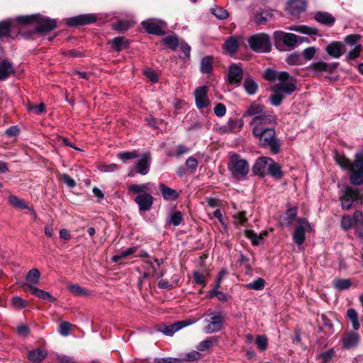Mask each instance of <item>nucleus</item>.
Segmentation results:
<instances>
[{
    "label": "nucleus",
    "mask_w": 363,
    "mask_h": 363,
    "mask_svg": "<svg viewBox=\"0 0 363 363\" xmlns=\"http://www.w3.org/2000/svg\"><path fill=\"white\" fill-rule=\"evenodd\" d=\"M264 125L252 128V133L259 139V144L264 147H269L272 152L277 154L280 150V143L276 138L275 130L272 128H264Z\"/></svg>",
    "instance_id": "obj_1"
},
{
    "label": "nucleus",
    "mask_w": 363,
    "mask_h": 363,
    "mask_svg": "<svg viewBox=\"0 0 363 363\" xmlns=\"http://www.w3.org/2000/svg\"><path fill=\"white\" fill-rule=\"evenodd\" d=\"M253 116L250 125L255 126L274 123L276 119L274 116L265 112L264 106L256 102L252 103L242 115L243 118Z\"/></svg>",
    "instance_id": "obj_2"
},
{
    "label": "nucleus",
    "mask_w": 363,
    "mask_h": 363,
    "mask_svg": "<svg viewBox=\"0 0 363 363\" xmlns=\"http://www.w3.org/2000/svg\"><path fill=\"white\" fill-rule=\"evenodd\" d=\"M248 43L251 49L255 52H269L271 51L270 38L267 34H255L249 38Z\"/></svg>",
    "instance_id": "obj_3"
},
{
    "label": "nucleus",
    "mask_w": 363,
    "mask_h": 363,
    "mask_svg": "<svg viewBox=\"0 0 363 363\" xmlns=\"http://www.w3.org/2000/svg\"><path fill=\"white\" fill-rule=\"evenodd\" d=\"M228 166L232 174L236 179L245 177L249 172L248 163L238 155L230 157Z\"/></svg>",
    "instance_id": "obj_4"
},
{
    "label": "nucleus",
    "mask_w": 363,
    "mask_h": 363,
    "mask_svg": "<svg viewBox=\"0 0 363 363\" xmlns=\"http://www.w3.org/2000/svg\"><path fill=\"white\" fill-rule=\"evenodd\" d=\"M275 38V46L279 48L280 42H283L288 47H294L297 43H302L307 40L305 37L297 36L293 33H286L283 31H276L274 33Z\"/></svg>",
    "instance_id": "obj_5"
},
{
    "label": "nucleus",
    "mask_w": 363,
    "mask_h": 363,
    "mask_svg": "<svg viewBox=\"0 0 363 363\" xmlns=\"http://www.w3.org/2000/svg\"><path fill=\"white\" fill-rule=\"evenodd\" d=\"M311 230V225L305 218L297 219V225L293 234V240L298 245H302L306 240V233Z\"/></svg>",
    "instance_id": "obj_6"
},
{
    "label": "nucleus",
    "mask_w": 363,
    "mask_h": 363,
    "mask_svg": "<svg viewBox=\"0 0 363 363\" xmlns=\"http://www.w3.org/2000/svg\"><path fill=\"white\" fill-rule=\"evenodd\" d=\"M361 197L359 189L347 186L340 196L342 208L346 210L351 208L353 202L360 199Z\"/></svg>",
    "instance_id": "obj_7"
},
{
    "label": "nucleus",
    "mask_w": 363,
    "mask_h": 363,
    "mask_svg": "<svg viewBox=\"0 0 363 363\" xmlns=\"http://www.w3.org/2000/svg\"><path fill=\"white\" fill-rule=\"evenodd\" d=\"M36 28L30 32L29 35L35 33H47L57 28L55 20L38 15Z\"/></svg>",
    "instance_id": "obj_8"
},
{
    "label": "nucleus",
    "mask_w": 363,
    "mask_h": 363,
    "mask_svg": "<svg viewBox=\"0 0 363 363\" xmlns=\"http://www.w3.org/2000/svg\"><path fill=\"white\" fill-rule=\"evenodd\" d=\"M208 87L202 86L196 88L194 91L195 102L197 108L203 109L210 105V101L207 96Z\"/></svg>",
    "instance_id": "obj_9"
},
{
    "label": "nucleus",
    "mask_w": 363,
    "mask_h": 363,
    "mask_svg": "<svg viewBox=\"0 0 363 363\" xmlns=\"http://www.w3.org/2000/svg\"><path fill=\"white\" fill-rule=\"evenodd\" d=\"M96 18L94 14H84L67 18L66 23L69 26L86 25L95 22Z\"/></svg>",
    "instance_id": "obj_10"
},
{
    "label": "nucleus",
    "mask_w": 363,
    "mask_h": 363,
    "mask_svg": "<svg viewBox=\"0 0 363 363\" xmlns=\"http://www.w3.org/2000/svg\"><path fill=\"white\" fill-rule=\"evenodd\" d=\"M22 286L24 287L25 291L29 290L32 294H33L40 299L50 302L56 301V298L53 296H52L49 292L40 289L35 287V286H33L30 284H23Z\"/></svg>",
    "instance_id": "obj_11"
},
{
    "label": "nucleus",
    "mask_w": 363,
    "mask_h": 363,
    "mask_svg": "<svg viewBox=\"0 0 363 363\" xmlns=\"http://www.w3.org/2000/svg\"><path fill=\"white\" fill-rule=\"evenodd\" d=\"M134 201L138 205L140 211H147L152 206L154 198L151 194L144 193L138 195Z\"/></svg>",
    "instance_id": "obj_12"
},
{
    "label": "nucleus",
    "mask_w": 363,
    "mask_h": 363,
    "mask_svg": "<svg viewBox=\"0 0 363 363\" xmlns=\"http://www.w3.org/2000/svg\"><path fill=\"white\" fill-rule=\"evenodd\" d=\"M224 319L219 313H213L209 324L206 326L207 333H213L220 330L223 328Z\"/></svg>",
    "instance_id": "obj_13"
},
{
    "label": "nucleus",
    "mask_w": 363,
    "mask_h": 363,
    "mask_svg": "<svg viewBox=\"0 0 363 363\" xmlns=\"http://www.w3.org/2000/svg\"><path fill=\"white\" fill-rule=\"evenodd\" d=\"M151 162V155L150 152H146L143 155V157L136 163L137 172L145 175L149 172V168Z\"/></svg>",
    "instance_id": "obj_14"
},
{
    "label": "nucleus",
    "mask_w": 363,
    "mask_h": 363,
    "mask_svg": "<svg viewBox=\"0 0 363 363\" xmlns=\"http://www.w3.org/2000/svg\"><path fill=\"white\" fill-rule=\"evenodd\" d=\"M272 162V159L269 157H260L257 159L252 167L253 172L263 177L267 171L269 164Z\"/></svg>",
    "instance_id": "obj_15"
},
{
    "label": "nucleus",
    "mask_w": 363,
    "mask_h": 363,
    "mask_svg": "<svg viewBox=\"0 0 363 363\" xmlns=\"http://www.w3.org/2000/svg\"><path fill=\"white\" fill-rule=\"evenodd\" d=\"M142 26L144 29L150 34L164 35L166 33L162 26L152 20L143 21Z\"/></svg>",
    "instance_id": "obj_16"
},
{
    "label": "nucleus",
    "mask_w": 363,
    "mask_h": 363,
    "mask_svg": "<svg viewBox=\"0 0 363 363\" xmlns=\"http://www.w3.org/2000/svg\"><path fill=\"white\" fill-rule=\"evenodd\" d=\"M243 72L241 67L232 65L229 67L228 81L230 84H239L242 79Z\"/></svg>",
    "instance_id": "obj_17"
},
{
    "label": "nucleus",
    "mask_w": 363,
    "mask_h": 363,
    "mask_svg": "<svg viewBox=\"0 0 363 363\" xmlns=\"http://www.w3.org/2000/svg\"><path fill=\"white\" fill-rule=\"evenodd\" d=\"M239 46L240 43L238 37L233 35L226 39L223 45V48L228 54L233 55L238 51Z\"/></svg>",
    "instance_id": "obj_18"
},
{
    "label": "nucleus",
    "mask_w": 363,
    "mask_h": 363,
    "mask_svg": "<svg viewBox=\"0 0 363 363\" xmlns=\"http://www.w3.org/2000/svg\"><path fill=\"white\" fill-rule=\"evenodd\" d=\"M14 73L15 69L10 61L8 60H2L0 61V80H4Z\"/></svg>",
    "instance_id": "obj_19"
},
{
    "label": "nucleus",
    "mask_w": 363,
    "mask_h": 363,
    "mask_svg": "<svg viewBox=\"0 0 363 363\" xmlns=\"http://www.w3.org/2000/svg\"><path fill=\"white\" fill-rule=\"evenodd\" d=\"M306 2L303 0H291L288 3V10L291 15L296 16L306 9Z\"/></svg>",
    "instance_id": "obj_20"
},
{
    "label": "nucleus",
    "mask_w": 363,
    "mask_h": 363,
    "mask_svg": "<svg viewBox=\"0 0 363 363\" xmlns=\"http://www.w3.org/2000/svg\"><path fill=\"white\" fill-rule=\"evenodd\" d=\"M296 79L291 78L290 81L288 82L276 84L274 86L275 89H278L284 96V94L290 95L296 89Z\"/></svg>",
    "instance_id": "obj_21"
},
{
    "label": "nucleus",
    "mask_w": 363,
    "mask_h": 363,
    "mask_svg": "<svg viewBox=\"0 0 363 363\" xmlns=\"http://www.w3.org/2000/svg\"><path fill=\"white\" fill-rule=\"evenodd\" d=\"M108 44L111 45L113 50L119 52L128 48L129 40L125 37H116L109 40Z\"/></svg>",
    "instance_id": "obj_22"
},
{
    "label": "nucleus",
    "mask_w": 363,
    "mask_h": 363,
    "mask_svg": "<svg viewBox=\"0 0 363 363\" xmlns=\"http://www.w3.org/2000/svg\"><path fill=\"white\" fill-rule=\"evenodd\" d=\"M188 325H189V323H187V321H178L170 325H164L162 326L163 328L160 329V330L166 335H172L175 332Z\"/></svg>",
    "instance_id": "obj_23"
},
{
    "label": "nucleus",
    "mask_w": 363,
    "mask_h": 363,
    "mask_svg": "<svg viewBox=\"0 0 363 363\" xmlns=\"http://www.w3.org/2000/svg\"><path fill=\"white\" fill-rule=\"evenodd\" d=\"M359 342V335L356 333H347L342 340L343 347L350 349L356 347Z\"/></svg>",
    "instance_id": "obj_24"
},
{
    "label": "nucleus",
    "mask_w": 363,
    "mask_h": 363,
    "mask_svg": "<svg viewBox=\"0 0 363 363\" xmlns=\"http://www.w3.org/2000/svg\"><path fill=\"white\" fill-rule=\"evenodd\" d=\"M47 355L48 352L45 350L35 349L29 351L28 358L33 363H40Z\"/></svg>",
    "instance_id": "obj_25"
},
{
    "label": "nucleus",
    "mask_w": 363,
    "mask_h": 363,
    "mask_svg": "<svg viewBox=\"0 0 363 363\" xmlns=\"http://www.w3.org/2000/svg\"><path fill=\"white\" fill-rule=\"evenodd\" d=\"M160 189L163 198L168 201L176 200L179 196L176 190L168 187L164 184H160Z\"/></svg>",
    "instance_id": "obj_26"
},
{
    "label": "nucleus",
    "mask_w": 363,
    "mask_h": 363,
    "mask_svg": "<svg viewBox=\"0 0 363 363\" xmlns=\"http://www.w3.org/2000/svg\"><path fill=\"white\" fill-rule=\"evenodd\" d=\"M273 17V12L272 10H265L255 14L254 20L258 25L265 24L267 21L271 20Z\"/></svg>",
    "instance_id": "obj_27"
},
{
    "label": "nucleus",
    "mask_w": 363,
    "mask_h": 363,
    "mask_svg": "<svg viewBox=\"0 0 363 363\" xmlns=\"http://www.w3.org/2000/svg\"><path fill=\"white\" fill-rule=\"evenodd\" d=\"M315 18L318 22L327 26H332L335 22V18L327 12H318Z\"/></svg>",
    "instance_id": "obj_28"
},
{
    "label": "nucleus",
    "mask_w": 363,
    "mask_h": 363,
    "mask_svg": "<svg viewBox=\"0 0 363 363\" xmlns=\"http://www.w3.org/2000/svg\"><path fill=\"white\" fill-rule=\"evenodd\" d=\"M267 232L264 231L263 233H260L259 235L255 233L253 230H245V235L249 239L252 240V242L255 245H258L260 244V242L262 240L264 239L265 236H267Z\"/></svg>",
    "instance_id": "obj_29"
},
{
    "label": "nucleus",
    "mask_w": 363,
    "mask_h": 363,
    "mask_svg": "<svg viewBox=\"0 0 363 363\" xmlns=\"http://www.w3.org/2000/svg\"><path fill=\"white\" fill-rule=\"evenodd\" d=\"M326 51L330 56L338 58L342 55L341 45L337 42L330 43L327 46Z\"/></svg>",
    "instance_id": "obj_30"
},
{
    "label": "nucleus",
    "mask_w": 363,
    "mask_h": 363,
    "mask_svg": "<svg viewBox=\"0 0 363 363\" xmlns=\"http://www.w3.org/2000/svg\"><path fill=\"white\" fill-rule=\"evenodd\" d=\"M182 220L183 215L182 212L179 211H172L169 214L167 223L174 226H178L182 223Z\"/></svg>",
    "instance_id": "obj_31"
},
{
    "label": "nucleus",
    "mask_w": 363,
    "mask_h": 363,
    "mask_svg": "<svg viewBox=\"0 0 363 363\" xmlns=\"http://www.w3.org/2000/svg\"><path fill=\"white\" fill-rule=\"evenodd\" d=\"M213 61L212 56H206L201 60V72L203 74H208L213 70Z\"/></svg>",
    "instance_id": "obj_32"
},
{
    "label": "nucleus",
    "mask_w": 363,
    "mask_h": 363,
    "mask_svg": "<svg viewBox=\"0 0 363 363\" xmlns=\"http://www.w3.org/2000/svg\"><path fill=\"white\" fill-rule=\"evenodd\" d=\"M40 273L38 269L33 268L30 269L26 277L28 281L27 284H30L33 286L38 284L40 281Z\"/></svg>",
    "instance_id": "obj_33"
},
{
    "label": "nucleus",
    "mask_w": 363,
    "mask_h": 363,
    "mask_svg": "<svg viewBox=\"0 0 363 363\" xmlns=\"http://www.w3.org/2000/svg\"><path fill=\"white\" fill-rule=\"evenodd\" d=\"M353 228L357 230H363V213L360 211H356L352 217Z\"/></svg>",
    "instance_id": "obj_34"
},
{
    "label": "nucleus",
    "mask_w": 363,
    "mask_h": 363,
    "mask_svg": "<svg viewBox=\"0 0 363 363\" xmlns=\"http://www.w3.org/2000/svg\"><path fill=\"white\" fill-rule=\"evenodd\" d=\"M267 172L270 175L277 179H280L283 176L280 166L272 160V162L269 164Z\"/></svg>",
    "instance_id": "obj_35"
},
{
    "label": "nucleus",
    "mask_w": 363,
    "mask_h": 363,
    "mask_svg": "<svg viewBox=\"0 0 363 363\" xmlns=\"http://www.w3.org/2000/svg\"><path fill=\"white\" fill-rule=\"evenodd\" d=\"M273 94L269 97V101L272 105L278 106L281 104L284 96L273 86L272 87Z\"/></svg>",
    "instance_id": "obj_36"
},
{
    "label": "nucleus",
    "mask_w": 363,
    "mask_h": 363,
    "mask_svg": "<svg viewBox=\"0 0 363 363\" xmlns=\"http://www.w3.org/2000/svg\"><path fill=\"white\" fill-rule=\"evenodd\" d=\"M68 289L69 292L74 296H86L89 295V292L86 289L82 288L78 284H69L68 286Z\"/></svg>",
    "instance_id": "obj_37"
},
{
    "label": "nucleus",
    "mask_w": 363,
    "mask_h": 363,
    "mask_svg": "<svg viewBox=\"0 0 363 363\" xmlns=\"http://www.w3.org/2000/svg\"><path fill=\"white\" fill-rule=\"evenodd\" d=\"M352 174L350 177L351 184L354 185H360L363 184V171L350 170Z\"/></svg>",
    "instance_id": "obj_38"
},
{
    "label": "nucleus",
    "mask_w": 363,
    "mask_h": 363,
    "mask_svg": "<svg viewBox=\"0 0 363 363\" xmlns=\"http://www.w3.org/2000/svg\"><path fill=\"white\" fill-rule=\"evenodd\" d=\"M8 200L9 203L15 208L23 209L28 208V206L23 199H21L14 195L9 196Z\"/></svg>",
    "instance_id": "obj_39"
},
{
    "label": "nucleus",
    "mask_w": 363,
    "mask_h": 363,
    "mask_svg": "<svg viewBox=\"0 0 363 363\" xmlns=\"http://www.w3.org/2000/svg\"><path fill=\"white\" fill-rule=\"evenodd\" d=\"M243 86L247 93L250 95L255 94L257 90V84L251 78L245 79Z\"/></svg>",
    "instance_id": "obj_40"
},
{
    "label": "nucleus",
    "mask_w": 363,
    "mask_h": 363,
    "mask_svg": "<svg viewBox=\"0 0 363 363\" xmlns=\"http://www.w3.org/2000/svg\"><path fill=\"white\" fill-rule=\"evenodd\" d=\"M162 43L173 50H175L179 44V39L175 35H169L163 38Z\"/></svg>",
    "instance_id": "obj_41"
},
{
    "label": "nucleus",
    "mask_w": 363,
    "mask_h": 363,
    "mask_svg": "<svg viewBox=\"0 0 363 363\" xmlns=\"http://www.w3.org/2000/svg\"><path fill=\"white\" fill-rule=\"evenodd\" d=\"M347 316L352 322L354 330H358L359 328V324L358 322V315L356 311L353 308H349L347 311Z\"/></svg>",
    "instance_id": "obj_42"
},
{
    "label": "nucleus",
    "mask_w": 363,
    "mask_h": 363,
    "mask_svg": "<svg viewBox=\"0 0 363 363\" xmlns=\"http://www.w3.org/2000/svg\"><path fill=\"white\" fill-rule=\"evenodd\" d=\"M11 26V20L0 22V38L9 35Z\"/></svg>",
    "instance_id": "obj_43"
},
{
    "label": "nucleus",
    "mask_w": 363,
    "mask_h": 363,
    "mask_svg": "<svg viewBox=\"0 0 363 363\" xmlns=\"http://www.w3.org/2000/svg\"><path fill=\"white\" fill-rule=\"evenodd\" d=\"M139 157V153L136 150L132 152H123L118 154V157L125 163L128 160L135 159Z\"/></svg>",
    "instance_id": "obj_44"
},
{
    "label": "nucleus",
    "mask_w": 363,
    "mask_h": 363,
    "mask_svg": "<svg viewBox=\"0 0 363 363\" xmlns=\"http://www.w3.org/2000/svg\"><path fill=\"white\" fill-rule=\"evenodd\" d=\"M265 285V281L262 278H258L252 283H250L245 286V287L248 289H254V290H262L264 289Z\"/></svg>",
    "instance_id": "obj_45"
},
{
    "label": "nucleus",
    "mask_w": 363,
    "mask_h": 363,
    "mask_svg": "<svg viewBox=\"0 0 363 363\" xmlns=\"http://www.w3.org/2000/svg\"><path fill=\"white\" fill-rule=\"evenodd\" d=\"M137 250V247H130L125 250H123L121 251V252H119L118 254L116 255L113 257V260L114 262H118V260H120L121 259H123L128 255H130L132 254H133L134 252H135Z\"/></svg>",
    "instance_id": "obj_46"
},
{
    "label": "nucleus",
    "mask_w": 363,
    "mask_h": 363,
    "mask_svg": "<svg viewBox=\"0 0 363 363\" xmlns=\"http://www.w3.org/2000/svg\"><path fill=\"white\" fill-rule=\"evenodd\" d=\"M350 170L363 171V155H357L353 164L351 163Z\"/></svg>",
    "instance_id": "obj_47"
},
{
    "label": "nucleus",
    "mask_w": 363,
    "mask_h": 363,
    "mask_svg": "<svg viewBox=\"0 0 363 363\" xmlns=\"http://www.w3.org/2000/svg\"><path fill=\"white\" fill-rule=\"evenodd\" d=\"M148 189L147 184H132L128 187V190L134 194H144Z\"/></svg>",
    "instance_id": "obj_48"
},
{
    "label": "nucleus",
    "mask_w": 363,
    "mask_h": 363,
    "mask_svg": "<svg viewBox=\"0 0 363 363\" xmlns=\"http://www.w3.org/2000/svg\"><path fill=\"white\" fill-rule=\"evenodd\" d=\"M335 287L339 290H345L350 288L352 285V283L350 279H340L335 281Z\"/></svg>",
    "instance_id": "obj_49"
},
{
    "label": "nucleus",
    "mask_w": 363,
    "mask_h": 363,
    "mask_svg": "<svg viewBox=\"0 0 363 363\" xmlns=\"http://www.w3.org/2000/svg\"><path fill=\"white\" fill-rule=\"evenodd\" d=\"M11 303L16 309L24 308L28 305L27 301L20 296H13L11 299Z\"/></svg>",
    "instance_id": "obj_50"
},
{
    "label": "nucleus",
    "mask_w": 363,
    "mask_h": 363,
    "mask_svg": "<svg viewBox=\"0 0 363 363\" xmlns=\"http://www.w3.org/2000/svg\"><path fill=\"white\" fill-rule=\"evenodd\" d=\"M26 107L29 111H33L36 114H40L45 110V106L43 103L40 105H35L29 102L26 104Z\"/></svg>",
    "instance_id": "obj_51"
},
{
    "label": "nucleus",
    "mask_w": 363,
    "mask_h": 363,
    "mask_svg": "<svg viewBox=\"0 0 363 363\" xmlns=\"http://www.w3.org/2000/svg\"><path fill=\"white\" fill-rule=\"evenodd\" d=\"M211 11L219 19H225L229 15L228 11L221 7L211 9Z\"/></svg>",
    "instance_id": "obj_52"
},
{
    "label": "nucleus",
    "mask_w": 363,
    "mask_h": 363,
    "mask_svg": "<svg viewBox=\"0 0 363 363\" xmlns=\"http://www.w3.org/2000/svg\"><path fill=\"white\" fill-rule=\"evenodd\" d=\"M38 14L30 15V16H18L16 20L18 23L26 25L29 24L32 22H35L38 18Z\"/></svg>",
    "instance_id": "obj_53"
},
{
    "label": "nucleus",
    "mask_w": 363,
    "mask_h": 363,
    "mask_svg": "<svg viewBox=\"0 0 363 363\" xmlns=\"http://www.w3.org/2000/svg\"><path fill=\"white\" fill-rule=\"evenodd\" d=\"M286 62L290 65L301 64V57L298 54L293 53L287 57Z\"/></svg>",
    "instance_id": "obj_54"
},
{
    "label": "nucleus",
    "mask_w": 363,
    "mask_h": 363,
    "mask_svg": "<svg viewBox=\"0 0 363 363\" xmlns=\"http://www.w3.org/2000/svg\"><path fill=\"white\" fill-rule=\"evenodd\" d=\"M256 343L260 350H265L267 346V339L264 335H258L256 338Z\"/></svg>",
    "instance_id": "obj_55"
},
{
    "label": "nucleus",
    "mask_w": 363,
    "mask_h": 363,
    "mask_svg": "<svg viewBox=\"0 0 363 363\" xmlns=\"http://www.w3.org/2000/svg\"><path fill=\"white\" fill-rule=\"evenodd\" d=\"M155 363H182V359L172 357L155 358Z\"/></svg>",
    "instance_id": "obj_56"
},
{
    "label": "nucleus",
    "mask_w": 363,
    "mask_h": 363,
    "mask_svg": "<svg viewBox=\"0 0 363 363\" xmlns=\"http://www.w3.org/2000/svg\"><path fill=\"white\" fill-rule=\"evenodd\" d=\"M336 161L342 167L350 169L351 162L344 155H338L336 157Z\"/></svg>",
    "instance_id": "obj_57"
},
{
    "label": "nucleus",
    "mask_w": 363,
    "mask_h": 363,
    "mask_svg": "<svg viewBox=\"0 0 363 363\" xmlns=\"http://www.w3.org/2000/svg\"><path fill=\"white\" fill-rule=\"evenodd\" d=\"M341 226L344 230H348L353 228L352 219L350 216H345L341 220Z\"/></svg>",
    "instance_id": "obj_58"
},
{
    "label": "nucleus",
    "mask_w": 363,
    "mask_h": 363,
    "mask_svg": "<svg viewBox=\"0 0 363 363\" xmlns=\"http://www.w3.org/2000/svg\"><path fill=\"white\" fill-rule=\"evenodd\" d=\"M294 30L308 35H316L318 33V29L306 26H301L298 28Z\"/></svg>",
    "instance_id": "obj_59"
},
{
    "label": "nucleus",
    "mask_w": 363,
    "mask_h": 363,
    "mask_svg": "<svg viewBox=\"0 0 363 363\" xmlns=\"http://www.w3.org/2000/svg\"><path fill=\"white\" fill-rule=\"evenodd\" d=\"M361 49V45H356L354 49L348 53L347 60L349 61L357 58L360 55Z\"/></svg>",
    "instance_id": "obj_60"
},
{
    "label": "nucleus",
    "mask_w": 363,
    "mask_h": 363,
    "mask_svg": "<svg viewBox=\"0 0 363 363\" xmlns=\"http://www.w3.org/2000/svg\"><path fill=\"white\" fill-rule=\"evenodd\" d=\"M286 220L289 224L291 223V222L295 219V217L297 215V208L293 207L286 211Z\"/></svg>",
    "instance_id": "obj_61"
},
{
    "label": "nucleus",
    "mask_w": 363,
    "mask_h": 363,
    "mask_svg": "<svg viewBox=\"0 0 363 363\" xmlns=\"http://www.w3.org/2000/svg\"><path fill=\"white\" fill-rule=\"evenodd\" d=\"M72 325L67 321L62 322L60 325V333L64 336H67L70 333Z\"/></svg>",
    "instance_id": "obj_62"
},
{
    "label": "nucleus",
    "mask_w": 363,
    "mask_h": 363,
    "mask_svg": "<svg viewBox=\"0 0 363 363\" xmlns=\"http://www.w3.org/2000/svg\"><path fill=\"white\" fill-rule=\"evenodd\" d=\"M213 344L212 338L201 342L196 347L199 351H205L211 347Z\"/></svg>",
    "instance_id": "obj_63"
},
{
    "label": "nucleus",
    "mask_w": 363,
    "mask_h": 363,
    "mask_svg": "<svg viewBox=\"0 0 363 363\" xmlns=\"http://www.w3.org/2000/svg\"><path fill=\"white\" fill-rule=\"evenodd\" d=\"M129 23L128 21H119L113 24L114 30L118 31H124L129 28Z\"/></svg>",
    "instance_id": "obj_64"
}]
</instances>
